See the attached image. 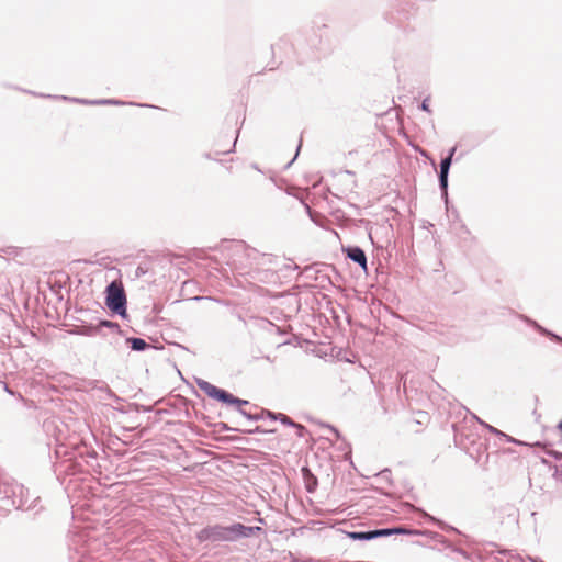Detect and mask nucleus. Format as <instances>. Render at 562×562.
Segmentation results:
<instances>
[{
    "mask_svg": "<svg viewBox=\"0 0 562 562\" xmlns=\"http://www.w3.org/2000/svg\"><path fill=\"white\" fill-rule=\"evenodd\" d=\"M201 389L211 397L220 400L224 403H243L241 401L235 398L232 394L221 390L207 382L200 384Z\"/></svg>",
    "mask_w": 562,
    "mask_h": 562,
    "instance_id": "4",
    "label": "nucleus"
},
{
    "mask_svg": "<svg viewBox=\"0 0 562 562\" xmlns=\"http://www.w3.org/2000/svg\"><path fill=\"white\" fill-rule=\"evenodd\" d=\"M395 533H411L409 530L404 528H390V529H379L368 532H348V537L353 540H371L378 537L391 536Z\"/></svg>",
    "mask_w": 562,
    "mask_h": 562,
    "instance_id": "3",
    "label": "nucleus"
},
{
    "mask_svg": "<svg viewBox=\"0 0 562 562\" xmlns=\"http://www.w3.org/2000/svg\"><path fill=\"white\" fill-rule=\"evenodd\" d=\"M105 304L113 312L122 317L126 316V294L121 281H113L106 288Z\"/></svg>",
    "mask_w": 562,
    "mask_h": 562,
    "instance_id": "2",
    "label": "nucleus"
},
{
    "mask_svg": "<svg viewBox=\"0 0 562 562\" xmlns=\"http://www.w3.org/2000/svg\"><path fill=\"white\" fill-rule=\"evenodd\" d=\"M101 325H103L105 327H112L113 326V324L111 322H108V321L102 322Z\"/></svg>",
    "mask_w": 562,
    "mask_h": 562,
    "instance_id": "10",
    "label": "nucleus"
},
{
    "mask_svg": "<svg viewBox=\"0 0 562 562\" xmlns=\"http://www.w3.org/2000/svg\"><path fill=\"white\" fill-rule=\"evenodd\" d=\"M251 527L235 524L231 527L214 526L202 530L200 538L204 540H232L234 536H248Z\"/></svg>",
    "mask_w": 562,
    "mask_h": 562,
    "instance_id": "1",
    "label": "nucleus"
},
{
    "mask_svg": "<svg viewBox=\"0 0 562 562\" xmlns=\"http://www.w3.org/2000/svg\"><path fill=\"white\" fill-rule=\"evenodd\" d=\"M281 422H282L283 424L293 425V423L291 422V419H290L288 416H285V415H282Z\"/></svg>",
    "mask_w": 562,
    "mask_h": 562,
    "instance_id": "8",
    "label": "nucleus"
},
{
    "mask_svg": "<svg viewBox=\"0 0 562 562\" xmlns=\"http://www.w3.org/2000/svg\"><path fill=\"white\" fill-rule=\"evenodd\" d=\"M347 256L359 263L363 269L367 268V258L364 251L359 247H352L347 250Z\"/></svg>",
    "mask_w": 562,
    "mask_h": 562,
    "instance_id": "6",
    "label": "nucleus"
},
{
    "mask_svg": "<svg viewBox=\"0 0 562 562\" xmlns=\"http://www.w3.org/2000/svg\"><path fill=\"white\" fill-rule=\"evenodd\" d=\"M131 342H132V348L134 350H144L147 346L145 340H143L140 338H133V339H131Z\"/></svg>",
    "mask_w": 562,
    "mask_h": 562,
    "instance_id": "7",
    "label": "nucleus"
},
{
    "mask_svg": "<svg viewBox=\"0 0 562 562\" xmlns=\"http://www.w3.org/2000/svg\"><path fill=\"white\" fill-rule=\"evenodd\" d=\"M422 108H423V110H425V111H427V112H429V111H430V110H429V105H428V103H427V100H424V101H423Z\"/></svg>",
    "mask_w": 562,
    "mask_h": 562,
    "instance_id": "9",
    "label": "nucleus"
},
{
    "mask_svg": "<svg viewBox=\"0 0 562 562\" xmlns=\"http://www.w3.org/2000/svg\"><path fill=\"white\" fill-rule=\"evenodd\" d=\"M456 150H457V148L452 147L449 155L441 161V165H440V177L439 178H440V184L443 189L447 188L448 171H449V168H450V165L452 161V157H453Z\"/></svg>",
    "mask_w": 562,
    "mask_h": 562,
    "instance_id": "5",
    "label": "nucleus"
}]
</instances>
